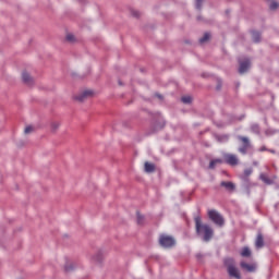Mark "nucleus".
<instances>
[{"label":"nucleus","instance_id":"bb28decb","mask_svg":"<svg viewBox=\"0 0 279 279\" xmlns=\"http://www.w3.org/2000/svg\"><path fill=\"white\" fill-rule=\"evenodd\" d=\"M59 126V124H53V129L57 130V128Z\"/></svg>","mask_w":279,"mask_h":279},{"label":"nucleus","instance_id":"412c9836","mask_svg":"<svg viewBox=\"0 0 279 279\" xmlns=\"http://www.w3.org/2000/svg\"><path fill=\"white\" fill-rule=\"evenodd\" d=\"M32 132H34V126H32V125L26 126L24 130L25 134H32Z\"/></svg>","mask_w":279,"mask_h":279},{"label":"nucleus","instance_id":"20e7f679","mask_svg":"<svg viewBox=\"0 0 279 279\" xmlns=\"http://www.w3.org/2000/svg\"><path fill=\"white\" fill-rule=\"evenodd\" d=\"M159 245H161V247H173V245H175V239L167 234H161L159 236Z\"/></svg>","mask_w":279,"mask_h":279},{"label":"nucleus","instance_id":"ddd939ff","mask_svg":"<svg viewBox=\"0 0 279 279\" xmlns=\"http://www.w3.org/2000/svg\"><path fill=\"white\" fill-rule=\"evenodd\" d=\"M220 185L223 186L227 191H234L235 189L234 183L232 182L222 181Z\"/></svg>","mask_w":279,"mask_h":279},{"label":"nucleus","instance_id":"0eeeda50","mask_svg":"<svg viewBox=\"0 0 279 279\" xmlns=\"http://www.w3.org/2000/svg\"><path fill=\"white\" fill-rule=\"evenodd\" d=\"M239 141L243 143V146L239 148L240 154H247V149H250V140L245 136H239Z\"/></svg>","mask_w":279,"mask_h":279},{"label":"nucleus","instance_id":"c756f323","mask_svg":"<svg viewBox=\"0 0 279 279\" xmlns=\"http://www.w3.org/2000/svg\"><path fill=\"white\" fill-rule=\"evenodd\" d=\"M65 271H69V267H65Z\"/></svg>","mask_w":279,"mask_h":279},{"label":"nucleus","instance_id":"6e6552de","mask_svg":"<svg viewBox=\"0 0 279 279\" xmlns=\"http://www.w3.org/2000/svg\"><path fill=\"white\" fill-rule=\"evenodd\" d=\"M247 69H250V60L240 61L239 73L243 75V73H247Z\"/></svg>","mask_w":279,"mask_h":279},{"label":"nucleus","instance_id":"dca6fc26","mask_svg":"<svg viewBox=\"0 0 279 279\" xmlns=\"http://www.w3.org/2000/svg\"><path fill=\"white\" fill-rule=\"evenodd\" d=\"M252 38H253L254 43H259L260 41V33L253 32L252 33Z\"/></svg>","mask_w":279,"mask_h":279},{"label":"nucleus","instance_id":"f257e3e1","mask_svg":"<svg viewBox=\"0 0 279 279\" xmlns=\"http://www.w3.org/2000/svg\"><path fill=\"white\" fill-rule=\"evenodd\" d=\"M195 221V228H196V232L197 234H203V240L208 242L213 239V228H210V226L208 225H202V218L201 217H196L194 219Z\"/></svg>","mask_w":279,"mask_h":279},{"label":"nucleus","instance_id":"7c9ffc66","mask_svg":"<svg viewBox=\"0 0 279 279\" xmlns=\"http://www.w3.org/2000/svg\"><path fill=\"white\" fill-rule=\"evenodd\" d=\"M135 16H138V12L135 13Z\"/></svg>","mask_w":279,"mask_h":279},{"label":"nucleus","instance_id":"a211bd4d","mask_svg":"<svg viewBox=\"0 0 279 279\" xmlns=\"http://www.w3.org/2000/svg\"><path fill=\"white\" fill-rule=\"evenodd\" d=\"M259 178L262 182H265V184H271V181L269 180V178H267V175L260 174Z\"/></svg>","mask_w":279,"mask_h":279},{"label":"nucleus","instance_id":"b1692460","mask_svg":"<svg viewBox=\"0 0 279 279\" xmlns=\"http://www.w3.org/2000/svg\"><path fill=\"white\" fill-rule=\"evenodd\" d=\"M202 1H204V0H196L197 10H202Z\"/></svg>","mask_w":279,"mask_h":279},{"label":"nucleus","instance_id":"c85d7f7f","mask_svg":"<svg viewBox=\"0 0 279 279\" xmlns=\"http://www.w3.org/2000/svg\"><path fill=\"white\" fill-rule=\"evenodd\" d=\"M260 151H265V147L260 148Z\"/></svg>","mask_w":279,"mask_h":279},{"label":"nucleus","instance_id":"5701e85b","mask_svg":"<svg viewBox=\"0 0 279 279\" xmlns=\"http://www.w3.org/2000/svg\"><path fill=\"white\" fill-rule=\"evenodd\" d=\"M254 170H252V168H247L244 170V175L245 178H250V174L253 173Z\"/></svg>","mask_w":279,"mask_h":279},{"label":"nucleus","instance_id":"7ed1b4c3","mask_svg":"<svg viewBox=\"0 0 279 279\" xmlns=\"http://www.w3.org/2000/svg\"><path fill=\"white\" fill-rule=\"evenodd\" d=\"M208 217L214 223H216V226H219L220 228L223 226V223H226L223 216H221V214L215 209L208 210Z\"/></svg>","mask_w":279,"mask_h":279},{"label":"nucleus","instance_id":"f03ea898","mask_svg":"<svg viewBox=\"0 0 279 279\" xmlns=\"http://www.w3.org/2000/svg\"><path fill=\"white\" fill-rule=\"evenodd\" d=\"M225 265L227 267V271H228L230 278L241 279V270H239V268L234 264V259L227 258L225 260Z\"/></svg>","mask_w":279,"mask_h":279},{"label":"nucleus","instance_id":"39448f33","mask_svg":"<svg viewBox=\"0 0 279 279\" xmlns=\"http://www.w3.org/2000/svg\"><path fill=\"white\" fill-rule=\"evenodd\" d=\"M225 162L230 165V167H236L239 165V157L233 154H226L225 155Z\"/></svg>","mask_w":279,"mask_h":279},{"label":"nucleus","instance_id":"f3484780","mask_svg":"<svg viewBox=\"0 0 279 279\" xmlns=\"http://www.w3.org/2000/svg\"><path fill=\"white\" fill-rule=\"evenodd\" d=\"M207 40H210V33H205L204 36L199 39L201 44L207 43Z\"/></svg>","mask_w":279,"mask_h":279},{"label":"nucleus","instance_id":"4be33fe9","mask_svg":"<svg viewBox=\"0 0 279 279\" xmlns=\"http://www.w3.org/2000/svg\"><path fill=\"white\" fill-rule=\"evenodd\" d=\"M269 8H270V10H278L279 4H278V2L274 1V2L270 3Z\"/></svg>","mask_w":279,"mask_h":279},{"label":"nucleus","instance_id":"1a4fd4ad","mask_svg":"<svg viewBox=\"0 0 279 279\" xmlns=\"http://www.w3.org/2000/svg\"><path fill=\"white\" fill-rule=\"evenodd\" d=\"M240 267H242V269H245L246 271H256V266L254 264H247L245 262H241Z\"/></svg>","mask_w":279,"mask_h":279},{"label":"nucleus","instance_id":"9b49d317","mask_svg":"<svg viewBox=\"0 0 279 279\" xmlns=\"http://www.w3.org/2000/svg\"><path fill=\"white\" fill-rule=\"evenodd\" d=\"M265 245V240L263 239V234H258L255 241V246L257 247V250H260V247H264Z\"/></svg>","mask_w":279,"mask_h":279},{"label":"nucleus","instance_id":"a878e982","mask_svg":"<svg viewBox=\"0 0 279 279\" xmlns=\"http://www.w3.org/2000/svg\"><path fill=\"white\" fill-rule=\"evenodd\" d=\"M253 130H255V132H258V126H253Z\"/></svg>","mask_w":279,"mask_h":279},{"label":"nucleus","instance_id":"aec40b11","mask_svg":"<svg viewBox=\"0 0 279 279\" xmlns=\"http://www.w3.org/2000/svg\"><path fill=\"white\" fill-rule=\"evenodd\" d=\"M65 38L68 43H75V35L73 34H68Z\"/></svg>","mask_w":279,"mask_h":279},{"label":"nucleus","instance_id":"4468645a","mask_svg":"<svg viewBox=\"0 0 279 279\" xmlns=\"http://www.w3.org/2000/svg\"><path fill=\"white\" fill-rule=\"evenodd\" d=\"M241 256L243 258H250V256H252V251L250 250V247L247 246L243 247L241 251Z\"/></svg>","mask_w":279,"mask_h":279},{"label":"nucleus","instance_id":"393cba45","mask_svg":"<svg viewBox=\"0 0 279 279\" xmlns=\"http://www.w3.org/2000/svg\"><path fill=\"white\" fill-rule=\"evenodd\" d=\"M143 216L140 213H137V223H143Z\"/></svg>","mask_w":279,"mask_h":279},{"label":"nucleus","instance_id":"f8f14e48","mask_svg":"<svg viewBox=\"0 0 279 279\" xmlns=\"http://www.w3.org/2000/svg\"><path fill=\"white\" fill-rule=\"evenodd\" d=\"M144 169L146 173H154V171H156V166H154V163H149L146 161L144 165Z\"/></svg>","mask_w":279,"mask_h":279},{"label":"nucleus","instance_id":"2eb2a0df","mask_svg":"<svg viewBox=\"0 0 279 279\" xmlns=\"http://www.w3.org/2000/svg\"><path fill=\"white\" fill-rule=\"evenodd\" d=\"M221 162H223V160L221 159H214L209 162V169H215L216 165H221Z\"/></svg>","mask_w":279,"mask_h":279},{"label":"nucleus","instance_id":"423d86ee","mask_svg":"<svg viewBox=\"0 0 279 279\" xmlns=\"http://www.w3.org/2000/svg\"><path fill=\"white\" fill-rule=\"evenodd\" d=\"M93 95H95V93L90 89H86L84 92H82L81 94H78L77 96H75L76 101H86V99H90V97H93Z\"/></svg>","mask_w":279,"mask_h":279},{"label":"nucleus","instance_id":"6ab92c4d","mask_svg":"<svg viewBox=\"0 0 279 279\" xmlns=\"http://www.w3.org/2000/svg\"><path fill=\"white\" fill-rule=\"evenodd\" d=\"M181 100L183 104H191V101H193V98H191V96H183Z\"/></svg>","mask_w":279,"mask_h":279},{"label":"nucleus","instance_id":"cd10ccee","mask_svg":"<svg viewBox=\"0 0 279 279\" xmlns=\"http://www.w3.org/2000/svg\"><path fill=\"white\" fill-rule=\"evenodd\" d=\"M157 97H158L159 99H162V96H161V95H157Z\"/></svg>","mask_w":279,"mask_h":279},{"label":"nucleus","instance_id":"9d476101","mask_svg":"<svg viewBox=\"0 0 279 279\" xmlns=\"http://www.w3.org/2000/svg\"><path fill=\"white\" fill-rule=\"evenodd\" d=\"M22 80L25 84H34V78H32V76L27 72L22 73Z\"/></svg>","mask_w":279,"mask_h":279}]
</instances>
